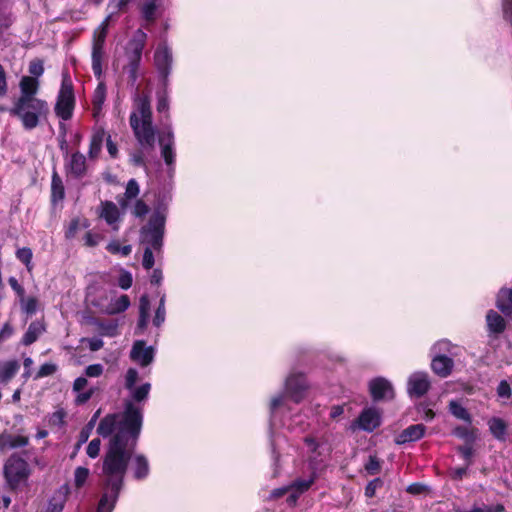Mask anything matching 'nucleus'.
Wrapping results in <instances>:
<instances>
[{"instance_id": "7", "label": "nucleus", "mask_w": 512, "mask_h": 512, "mask_svg": "<svg viewBox=\"0 0 512 512\" xmlns=\"http://www.w3.org/2000/svg\"><path fill=\"white\" fill-rule=\"evenodd\" d=\"M431 368L440 377H447L451 374L454 363L452 357L460 354L461 349L450 341L443 339L432 346Z\"/></svg>"}, {"instance_id": "18", "label": "nucleus", "mask_w": 512, "mask_h": 512, "mask_svg": "<svg viewBox=\"0 0 512 512\" xmlns=\"http://www.w3.org/2000/svg\"><path fill=\"white\" fill-rule=\"evenodd\" d=\"M370 392L375 400L390 399L393 397L392 384L385 378H375L370 382Z\"/></svg>"}, {"instance_id": "20", "label": "nucleus", "mask_w": 512, "mask_h": 512, "mask_svg": "<svg viewBox=\"0 0 512 512\" xmlns=\"http://www.w3.org/2000/svg\"><path fill=\"white\" fill-rule=\"evenodd\" d=\"M28 442L29 440L26 436L3 432L0 434V452L25 447L28 445Z\"/></svg>"}, {"instance_id": "35", "label": "nucleus", "mask_w": 512, "mask_h": 512, "mask_svg": "<svg viewBox=\"0 0 512 512\" xmlns=\"http://www.w3.org/2000/svg\"><path fill=\"white\" fill-rule=\"evenodd\" d=\"M449 411L454 417L463 420L468 424H470L472 421L471 415L469 414L467 409L457 401H451L449 403Z\"/></svg>"}, {"instance_id": "17", "label": "nucleus", "mask_w": 512, "mask_h": 512, "mask_svg": "<svg viewBox=\"0 0 512 512\" xmlns=\"http://www.w3.org/2000/svg\"><path fill=\"white\" fill-rule=\"evenodd\" d=\"M66 171L69 175L75 178H83L87 173L86 157L80 153L75 152L70 155L65 163Z\"/></svg>"}, {"instance_id": "45", "label": "nucleus", "mask_w": 512, "mask_h": 512, "mask_svg": "<svg viewBox=\"0 0 512 512\" xmlns=\"http://www.w3.org/2000/svg\"><path fill=\"white\" fill-rule=\"evenodd\" d=\"M29 73L35 79L42 76V74L44 73V66L42 60H32L29 64Z\"/></svg>"}, {"instance_id": "36", "label": "nucleus", "mask_w": 512, "mask_h": 512, "mask_svg": "<svg viewBox=\"0 0 512 512\" xmlns=\"http://www.w3.org/2000/svg\"><path fill=\"white\" fill-rule=\"evenodd\" d=\"M51 190H52V200L54 202L62 200L64 198V195H65L64 185H63L61 178L57 174V172H54L52 175Z\"/></svg>"}, {"instance_id": "38", "label": "nucleus", "mask_w": 512, "mask_h": 512, "mask_svg": "<svg viewBox=\"0 0 512 512\" xmlns=\"http://www.w3.org/2000/svg\"><path fill=\"white\" fill-rule=\"evenodd\" d=\"M151 389L150 383H144L140 385L139 387H134L130 389V395L132 399L136 402H141L147 399L149 392Z\"/></svg>"}, {"instance_id": "48", "label": "nucleus", "mask_w": 512, "mask_h": 512, "mask_svg": "<svg viewBox=\"0 0 512 512\" xmlns=\"http://www.w3.org/2000/svg\"><path fill=\"white\" fill-rule=\"evenodd\" d=\"M453 434L467 442L474 440V435L467 427L458 426L453 430Z\"/></svg>"}, {"instance_id": "28", "label": "nucleus", "mask_w": 512, "mask_h": 512, "mask_svg": "<svg viewBox=\"0 0 512 512\" xmlns=\"http://www.w3.org/2000/svg\"><path fill=\"white\" fill-rule=\"evenodd\" d=\"M20 368L16 360L0 362V383H8Z\"/></svg>"}, {"instance_id": "51", "label": "nucleus", "mask_w": 512, "mask_h": 512, "mask_svg": "<svg viewBox=\"0 0 512 512\" xmlns=\"http://www.w3.org/2000/svg\"><path fill=\"white\" fill-rule=\"evenodd\" d=\"M57 370V366L53 363H44L40 366L36 378H43L54 374Z\"/></svg>"}, {"instance_id": "34", "label": "nucleus", "mask_w": 512, "mask_h": 512, "mask_svg": "<svg viewBox=\"0 0 512 512\" xmlns=\"http://www.w3.org/2000/svg\"><path fill=\"white\" fill-rule=\"evenodd\" d=\"M489 429L493 436L498 440H504L506 435L507 426L500 418H492L488 422Z\"/></svg>"}, {"instance_id": "31", "label": "nucleus", "mask_w": 512, "mask_h": 512, "mask_svg": "<svg viewBox=\"0 0 512 512\" xmlns=\"http://www.w3.org/2000/svg\"><path fill=\"white\" fill-rule=\"evenodd\" d=\"M105 99H106V86L104 85V83L101 82L96 87L94 94H93V98H92L93 110H94L93 114L95 117H97L99 115V113L102 109V105L105 102Z\"/></svg>"}, {"instance_id": "56", "label": "nucleus", "mask_w": 512, "mask_h": 512, "mask_svg": "<svg viewBox=\"0 0 512 512\" xmlns=\"http://www.w3.org/2000/svg\"><path fill=\"white\" fill-rule=\"evenodd\" d=\"M497 394L500 398L509 399L511 397V388L506 380H502L497 388Z\"/></svg>"}, {"instance_id": "43", "label": "nucleus", "mask_w": 512, "mask_h": 512, "mask_svg": "<svg viewBox=\"0 0 512 512\" xmlns=\"http://www.w3.org/2000/svg\"><path fill=\"white\" fill-rule=\"evenodd\" d=\"M107 250L112 254H121L122 256H128L131 251V245L121 246L117 241H113L108 244Z\"/></svg>"}, {"instance_id": "11", "label": "nucleus", "mask_w": 512, "mask_h": 512, "mask_svg": "<svg viewBox=\"0 0 512 512\" xmlns=\"http://www.w3.org/2000/svg\"><path fill=\"white\" fill-rule=\"evenodd\" d=\"M173 62L172 51L165 42L159 43L154 52V65L164 84L168 81Z\"/></svg>"}, {"instance_id": "61", "label": "nucleus", "mask_w": 512, "mask_h": 512, "mask_svg": "<svg viewBox=\"0 0 512 512\" xmlns=\"http://www.w3.org/2000/svg\"><path fill=\"white\" fill-rule=\"evenodd\" d=\"M9 285L11 288L16 292L17 296L20 298H23L25 295L24 288L18 283L17 279L15 277H10L8 279Z\"/></svg>"}, {"instance_id": "46", "label": "nucleus", "mask_w": 512, "mask_h": 512, "mask_svg": "<svg viewBox=\"0 0 512 512\" xmlns=\"http://www.w3.org/2000/svg\"><path fill=\"white\" fill-rule=\"evenodd\" d=\"M100 447H101V441L99 438H94L93 440H91L86 448V453L87 455L92 458V459H95L99 456V453H100Z\"/></svg>"}, {"instance_id": "19", "label": "nucleus", "mask_w": 512, "mask_h": 512, "mask_svg": "<svg viewBox=\"0 0 512 512\" xmlns=\"http://www.w3.org/2000/svg\"><path fill=\"white\" fill-rule=\"evenodd\" d=\"M70 493L68 484L60 486L50 498L45 512H62Z\"/></svg>"}, {"instance_id": "16", "label": "nucleus", "mask_w": 512, "mask_h": 512, "mask_svg": "<svg viewBox=\"0 0 512 512\" xmlns=\"http://www.w3.org/2000/svg\"><path fill=\"white\" fill-rule=\"evenodd\" d=\"M99 217L115 231L119 229L121 214L117 205L112 201H103L100 205Z\"/></svg>"}, {"instance_id": "6", "label": "nucleus", "mask_w": 512, "mask_h": 512, "mask_svg": "<svg viewBox=\"0 0 512 512\" xmlns=\"http://www.w3.org/2000/svg\"><path fill=\"white\" fill-rule=\"evenodd\" d=\"M147 41V34L142 29H137L124 46V57L130 80L135 83L138 79V71L142 60L143 50Z\"/></svg>"}, {"instance_id": "8", "label": "nucleus", "mask_w": 512, "mask_h": 512, "mask_svg": "<svg viewBox=\"0 0 512 512\" xmlns=\"http://www.w3.org/2000/svg\"><path fill=\"white\" fill-rule=\"evenodd\" d=\"M110 20L111 15H108L93 33L92 70L97 78H100L102 75V61L105 55L104 45Z\"/></svg>"}, {"instance_id": "14", "label": "nucleus", "mask_w": 512, "mask_h": 512, "mask_svg": "<svg viewBox=\"0 0 512 512\" xmlns=\"http://www.w3.org/2000/svg\"><path fill=\"white\" fill-rule=\"evenodd\" d=\"M381 423L379 412L375 408L364 409L359 415L358 419L351 424V429L354 431L356 427L367 431H374Z\"/></svg>"}, {"instance_id": "22", "label": "nucleus", "mask_w": 512, "mask_h": 512, "mask_svg": "<svg viewBox=\"0 0 512 512\" xmlns=\"http://www.w3.org/2000/svg\"><path fill=\"white\" fill-rule=\"evenodd\" d=\"M20 96L17 99H34L39 90V81L31 76H23L19 83Z\"/></svg>"}, {"instance_id": "52", "label": "nucleus", "mask_w": 512, "mask_h": 512, "mask_svg": "<svg viewBox=\"0 0 512 512\" xmlns=\"http://www.w3.org/2000/svg\"><path fill=\"white\" fill-rule=\"evenodd\" d=\"M129 2L130 0H110L108 4L110 12L108 15H111L112 18L115 13L122 10Z\"/></svg>"}, {"instance_id": "24", "label": "nucleus", "mask_w": 512, "mask_h": 512, "mask_svg": "<svg viewBox=\"0 0 512 512\" xmlns=\"http://www.w3.org/2000/svg\"><path fill=\"white\" fill-rule=\"evenodd\" d=\"M140 193V188L135 179H130L126 185L124 195L118 199L122 210H126L131 200H135Z\"/></svg>"}, {"instance_id": "21", "label": "nucleus", "mask_w": 512, "mask_h": 512, "mask_svg": "<svg viewBox=\"0 0 512 512\" xmlns=\"http://www.w3.org/2000/svg\"><path fill=\"white\" fill-rule=\"evenodd\" d=\"M425 431L426 427L423 424L410 425L396 437V443L405 444L417 441L424 436Z\"/></svg>"}, {"instance_id": "63", "label": "nucleus", "mask_w": 512, "mask_h": 512, "mask_svg": "<svg viewBox=\"0 0 512 512\" xmlns=\"http://www.w3.org/2000/svg\"><path fill=\"white\" fill-rule=\"evenodd\" d=\"M77 393H78V395L75 399L76 404H84L91 399V397L94 394V390L89 389L85 392H77Z\"/></svg>"}, {"instance_id": "1", "label": "nucleus", "mask_w": 512, "mask_h": 512, "mask_svg": "<svg viewBox=\"0 0 512 512\" xmlns=\"http://www.w3.org/2000/svg\"><path fill=\"white\" fill-rule=\"evenodd\" d=\"M142 421V408L127 400L122 413L108 414L98 424L97 433L111 439L102 462L103 493L97 512H112L116 505Z\"/></svg>"}, {"instance_id": "54", "label": "nucleus", "mask_w": 512, "mask_h": 512, "mask_svg": "<svg viewBox=\"0 0 512 512\" xmlns=\"http://www.w3.org/2000/svg\"><path fill=\"white\" fill-rule=\"evenodd\" d=\"M365 470L370 475H375L380 471V462L375 456H370L365 465Z\"/></svg>"}, {"instance_id": "49", "label": "nucleus", "mask_w": 512, "mask_h": 512, "mask_svg": "<svg viewBox=\"0 0 512 512\" xmlns=\"http://www.w3.org/2000/svg\"><path fill=\"white\" fill-rule=\"evenodd\" d=\"M137 379H138V371L134 368H129L125 375V388L127 390L134 388Z\"/></svg>"}, {"instance_id": "3", "label": "nucleus", "mask_w": 512, "mask_h": 512, "mask_svg": "<svg viewBox=\"0 0 512 512\" xmlns=\"http://www.w3.org/2000/svg\"><path fill=\"white\" fill-rule=\"evenodd\" d=\"M307 381L303 374L291 373L285 380V392L275 395L270 401V426L271 435L273 427L276 425V418L284 411L290 410L289 401L300 403L307 389Z\"/></svg>"}, {"instance_id": "40", "label": "nucleus", "mask_w": 512, "mask_h": 512, "mask_svg": "<svg viewBox=\"0 0 512 512\" xmlns=\"http://www.w3.org/2000/svg\"><path fill=\"white\" fill-rule=\"evenodd\" d=\"M21 309L28 315H33L37 311L38 300L35 297H25L19 299Z\"/></svg>"}, {"instance_id": "50", "label": "nucleus", "mask_w": 512, "mask_h": 512, "mask_svg": "<svg viewBox=\"0 0 512 512\" xmlns=\"http://www.w3.org/2000/svg\"><path fill=\"white\" fill-rule=\"evenodd\" d=\"M132 274L128 271H122L118 278V285L120 288L127 290L132 286Z\"/></svg>"}, {"instance_id": "58", "label": "nucleus", "mask_w": 512, "mask_h": 512, "mask_svg": "<svg viewBox=\"0 0 512 512\" xmlns=\"http://www.w3.org/2000/svg\"><path fill=\"white\" fill-rule=\"evenodd\" d=\"M155 10H156V4L153 1L145 4L142 9L144 18L147 21H152L154 19Z\"/></svg>"}, {"instance_id": "29", "label": "nucleus", "mask_w": 512, "mask_h": 512, "mask_svg": "<svg viewBox=\"0 0 512 512\" xmlns=\"http://www.w3.org/2000/svg\"><path fill=\"white\" fill-rule=\"evenodd\" d=\"M487 326L491 333H501L506 327L504 318L497 312L490 310L486 316Z\"/></svg>"}, {"instance_id": "33", "label": "nucleus", "mask_w": 512, "mask_h": 512, "mask_svg": "<svg viewBox=\"0 0 512 512\" xmlns=\"http://www.w3.org/2000/svg\"><path fill=\"white\" fill-rule=\"evenodd\" d=\"M104 136H105V133L102 130L96 131L92 135L90 145H89V151H88V155H89L90 159H95L98 157V155L101 151V148H102Z\"/></svg>"}, {"instance_id": "55", "label": "nucleus", "mask_w": 512, "mask_h": 512, "mask_svg": "<svg viewBox=\"0 0 512 512\" xmlns=\"http://www.w3.org/2000/svg\"><path fill=\"white\" fill-rule=\"evenodd\" d=\"M103 370L102 364H92L85 368L84 374L86 377H99L102 375Z\"/></svg>"}, {"instance_id": "4", "label": "nucleus", "mask_w": 512, "mask_h": 512, "mask_svg": "<svg viewBox=\"0 0 512 512\" xmlns=\"http://www.w3.org/2000/svg\"><path fill=\"white\" fill-rule=\"evenodd\" d=\"M9 113L20 120L25 130H33L47 121L50 108L47 101L40 98L16 99Z\"/></svg>"}, {"instance_id": "15", "label": "nucleus", "mask_w": 512, "mask_h": 512, "mask_svg": "<svg viewBox=\"0 0 512 512\" xmlns=\"http://www.w3.org/2000/svg\"><path fill=\"white\" fill-rule=\"evenodd\" d=\"M130 358L140 366L146 367L154 360V349L152 346H146L145 341L137 340L130 351Z\"/></svg>"}, {"instance_id": "12", "label": "nucleus", "mask_w": 512, "mask_h": 512, "mask_svg": "<svg viewBox=\"0 0 512 512\" xmlns=\"http://www.w3.org/2000/svg\"><path fill=\"white\" fill-rule=\"evenodd\" d=\"M158 142L161 149V156L169 170L174 169L176 152L174 143V133L172 128L167 127L158 137Z\"/></svg>"}, {"instance_id": "13", "label": "nucleus", "mask_w": 512, "mask_h": 512, "mask_svg": "<svg viewBox=\"0 0 512 512\" xmlns=\"http://www.w3.org/2000/svg\"><path fill=\"white\" fill-rule=\"evenodd\" d=\"M429 376L425 372L412 373L407 381V392L411 397L420 398L430 389Z\"/></svg>"}, {"instance_id": "57", "label": "nucleus", "mask_w": 512, "mask_h": 512, "mask_svg": "<svg viewBox=\"0 0 512 512\" xmlns=\"http://www.w3.org/2000/svg\"><path fill=\"white\" fill-rule=\"evenodd\" d=\"M458 451L461 453L463 459L465 460L467 466H470L472 463V456H473V448L470 444L460 446L458 448Z\"/></svg>"}, {"instance_id": "26", "label": "nucleus", "mask_w": 512, "mask_h": 512, "mask_svg": "<svg viewBox=\"0 0 512 512\" xmlns=\"http://www.w3.org/2000/svg\"><path fill=\"white\" fill-rule=\"evenodd\" d=\"M45 332V325L40 321L30 323L27 331L22 338V344L25 346L34 343L40 335Z\"/></svg>"}, {"instance_id": "27", "label": "nucleus", "mask_w": 512, "mask_h": 512, "mask_svg": "<svg viewBox=\"0 0 512 512\" xmlns=\"http://www.w3.org/2000/svg\"><path fill=\"white\" fill-rule=\"evenodd\" d=\"M305 444L307 452L309 453L310 464L313 469H316L317 465L322 462V459L320 458L322 455V452L320 451L321 446L314 438L311 437L305 438Z\"/></svg>"}, {"instance_id": "37", "label": "nucleus", "mask_w": 512, "mask_h": 512, "mask_svg": "<svg viewBox=\"0 0 512 512\" xmlns=\"http://www.w3.org/2000/svg\"><path fill=\"white\" fill-rule=\"evenodd\" d=\"M278 423L281 424V420L276 419V425L273 427V435L270 434V442L272 447V457L274 464L277 465L280 457L279 449L281 448V443L283 441V438L279 435H276L275 429L278 426Z\"/></svg>"}, {"instance_id": "42", "label": "nucleus", "mask_w": 512, "mask_h": 512, "mask_svg": "<svg viewBox=\"0 0 512 512\" xmlns=\"http://www.w3.org/2000/svg\"><path fill=\"white\" fill-rule=\"evenodd\" d=\"M99 415H100V410H98L94 413V415L92 416L90 421L87 423V425L81 430L80 435H79V443L80 444L85 443L88 440L90 433H91L92 429L94 428Z\"/></svg>"}, {"instance_id": "10", "label": "nucleus", "mask_w": 512, "mask_h": 512, "mask_svg": "<svg viewBox=\"0 0 512 512\" xmlns=\"http://www.w3.org/2000/svg\"><path fill=\"white\" fill-rule=\"evenodd\" d=\"M4 475L8 484L15 488L28 478V463L23 458L12 455L4 465Z\"/></svg>"}, {"instance_id": "64", "label": "nucleus", "mask_w": 512, "mask_h": 512, "mask_svg": "<svg viewBox=\"0 0 512 512\" xmlns=\"http://www.w3.org/2000/svg\"><path fill=\"white\" fill-rule=\"evenodd\" d=\"M503 12L505 19L509 21L512 26V0L503 1Z\"/></svg>"}, {"instance_id": "5", "label": "nucleus", "mask_w": 512, "mask_h": 512, "mask_svg": "<svg viewBox=\"0 0 512 512\" xmlns=\"http://www.w3.org/2000/svg\"><path fill=\"white\" fill-rule=\"evenodd\" d=\"M165 217L160 214H154L148 224L141 229V241L148 244L143 254L142 265L149 270L154 265V255L152 250H159L162 247L164 234Z\"/></svg>"}, {"instance_id": "44", "label": "nucleus", "mask_w": 512, "mask_h": 512, "mask_svg": "<svg viewBox=\"0 0 512 512\" xmlns=\"http://www.w3.org/2000/svg\"><path fill=\"white\" fill-rule=\"evenodd\" d=\"M17 258L26 265L27 270H32L31 260H32V251L29 248H21L17 250L16 253Z\"/></svg>"}, {"instance_id": "60", "label": "nucleus", "mask_w": 512, "mask_h": 512, "mask_svg": "<svg viewBox=\"0 0 512 512\" xmlns=\"http://www.w3.org/2000/svg\"><path fill=\"white\" fill-rule=\"evenodd\" d=\"M101 240V236L99 234H94L92 232H87L84 237L85 245L89 247H94L98 245Z\"/></svg>"}, {"instance_id": "30", "label": "nucleus", "mask_w": 512, "mask_h": 512, "mask_svg": "<svg viewBox=\"0 0 512 512\" xmlns=\"http://www.w3.org/2000/svg\"><path fill=\"white\" fill-rule=\"evenodd\" d=\"M497 307L506 315L512 314V288L500 290L497 297Z\"/></svg>"}, {"instance_id": "62", "label": "nucleus", "mask_w": 512, "mask_h": 512, "mask_svg": "<svg viewBox=\"0 0 512 512\" xmlns=\"http://www.w3.org/2000/svg\"><path fill=\"white\" fill-rule=\"evenodd\" d=\"M150 301L147 295H142L139 302V314L149 315Z\"/></svg>"}, {"instance_id": "23", "label": "nucleus", "mask_w": 512, "mask_h": 512, "mask_svg": "<svg viewBox=\"0 0 512 512\" xmlns=\"http://www.w3.org/2000/svg\"><path fill=\"white\" fill-rule=\"evenodd\" d=\"M314 475L310 476L308 479H298L296 480L290 487L291 493L287 497V502L289 505H294L300 494L307 491L310 486L314 482Z\"/></svg>"}, {"instance_id": "9", "label": "nucleus", "mask_w": 512, "mask_h": 512, "mask_svg": "<svg viewBox=\"0 0 512 512\" xmlns=\"http://www.w3.org/2000/svg\"><path fill=\"white\" fill-rule=\"evenodd\" d=\"M74 103L72 83L68 77H64L55 105L56 115L65 121L69 120L73 114Z\"/></svg>"}, {"instance_id": "41", "label": "nucleus", "mask_w": 512, "mask_h": 512, "mask_svg": "<svg viewBox=\"0 0 512 512\" xmlns=\"http://www.w3.org/2000/svg\"><path fill=\"white\" fill-rule=\"evenodd\" d=\"M89 475L90 471L88 468L82 466L77 467L74 471V486L77 489L82 488L85 485Z\"/></svg>"}, {"instance_id": "47", "label": "nucleus", "mask_w": 512, "mask_h": 512, "mask_svg": "<svg viewBox=\"0 0 512 512\" xmlns=\"http://www.w3.org/2000/svg\"><path fill=\"white\" fill-rule=\"evenodd\" d=\"M382 486H383L382 479L375 478V479L371 480L365 487V496L368 498H372L375 495L376 490L381 488Z\"/></svg>"}, {"instance_id": "32", "label": "nucleus", "mask_w": 512, "mask_h": 512, "mask_svg": "<svg viewBox=\"0 0 512 512\" xmlns=\"http://www.w3.org/2000/svg\"><path fill=\"white\" fill-rule=\"evenodd\" d=\"M130 306V299L127 295H121L115 299H112L107 307L109 314H118L126 311Z\"/></svg>"}, {"instance_id": "59", "label": "nucleus", "mask_w": 512, "mask_h": 512, "mask_svg": "<svg viewBox=\"0 0 512 512\" xmlns=\"http://www.w3.org/2000/svg\"><path fill=\"white\" fill-rule=\"evenodd\" d=\"M165 317H166L165 307H158L155 312L154 319H153L154 326L160 327L164 323Z\"/></svg>"}, {"instance_id": "53", "label": "nucleus", "mask_w": 512, "mask_h": 512, "mask_svg": "<svg viewBox=\"0 0 512 512\" xmlns=\"http://www.w3.org/2000/svg\"><path fill=\"white\" fill-rule=\"evenodd\" d=\"M148 211H149V208L143 200L138 199L135 201L134 207L132 209V214L134 216L142 217V216L146 215L148 213Z\"/></svg>"}, {"instance_id": "39", "label": "nucleus", "mask_w": 512, "mask_h": 512, "mask_svg": "<svg viewBox=\"0 0 512 512\" xmlns=\"http://www.w3.org/2000/svg\"><path fill=\"white\" fill-rule=\"evenodd\" d=\"M89 227V223L86 219H79V218H76V219H73L67 230H66V238L70 239V238H73L75 237V235L77 234L78 230L79 229H85V228H88Z\"/></svg>"}, {"instance_id": "2", "label": "nucleus", "mask_w": 512, "mask_h": 512, "mask_svg": "<svg viewBox=\"0 0 512 512\" xmlns=\"http://www.w3.org/2000/svg\"><path fill=\"white\" fill-rule=\"evenodd\" d=\"M129 120L138 143L144 148H153L155 145L156 129L152 123L150 101L146 95L138 94L135 97L133 111Z\"/></svg>"}, {"instance_id": "25", "label": "nucleus", "mask_w": 512, "mask_h": 512, "mask_svg": "<svg viewBox=\"0 0 512 512\" xmlns=\"http://www.w3.org/2000/svg\"><path fill=\"white\" fill-rule=\"evenodd\" d=\"M149 462L148 459L142 455L137 454L133 458V474L137 480L145 479L149 475Z\"/></svg>"}]
</instances>
